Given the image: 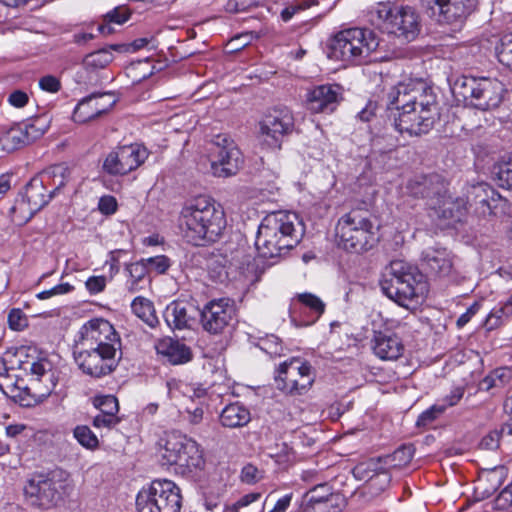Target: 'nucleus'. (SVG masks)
Listing matches in <instances>:
<instances>
[{"instance_id": "ea45409f", "label": "nucleus", "mask_w": 512, "mask_h": 512, "mask_svg": "<svg viewBox=\"0 0 512 512\" xmlns=\"http://www.w3.org/2000/svg\"><path fill=\"white\" fill-rule=\"evenodd\" d=\"M113 59V54L107 48H102L87 54L84 57L82 64L86 70L96 71L99 69H104L109 63L113 61Z\"/></svg>"}, {"instance_id": "69168bd1", "label": "nucleus", "mask_w": 512, "mask_h": 512, "mask_svg": "<svg viewBox=\"0 0 512 512\" xmlns=\"http://www.w3.org/2000/svg\"><path fill=\"white\" fill-rule=\"evenodd\" d=\"M256 5L257 2L255 0H228L225 4V10L229 13H239Z\"/></svg>"}, {"instance_id": "4d7b16f0", "label": "nucleus", "mask_w": 512, "mask_h": 512, "mask_svg": "<svg viewBox=\"0 0 512 512\" xmlns=\"http://www.w3.org/2000/svg\"><path fill=\"white\" fill-rule=\"evenodd\" d=\"M240 477L243 483L252 485L264 478V472L253 464H247L242 468Z\"/></svg>"}, {"instance_id": "5fc2aeb1", "label": "nucleus", "mask_w": 512, "mask_h": 512, "mask_svg": "<svg viewBox=\"0 0 512 512\" xmlns=\"http://www.w3.org/2000/svg\"><path fill=\"white\" fill-rule=\"evenodd\" d=\"M261 498V493L252 492L243 495L240 497L235 503L225 508L224 512H240L241 509L247 508L251 504L259 501Z\"/></svg>"}, {"instance_id": "864d4df0", "label": "nucleus", "mask_w": 512, "mask_h": 512, "mask_svg": "<svg viewBox=\"0 0 512 512\" xmlns=\"http://www.w3.org/2000/svg\"><path fill=\"white\" fill-rule=\"evenodd\" d=\"M9 328L14 331H21L28 326V318L19 308H13L8 314Z\"/></svg>"}, {"instance_id": "b1692460", "label": "nucleus", "mask_w": 512, "mask_h": 512, "mask_svg": "<svg viewBox=\"0 0 512 512\" xmlns=\"http://www.w3.org/2000/svg\"><path fill=\"white\" fill-rule=\"evenodd\" d=\"M113 325L102 318H96L85 323L79 331L78 339L74 347L91 348L97 340H110V337L117 335Z\"/></svg>"}, {"instance_id": "09e8293b", "label": "nucleus", "mask_w": 512, "mask_h": 512, "mask_svg": "<svg viewBox=\"0 0 512 512\" xmlns=\"http://www.w3.org/2000/svg\"><path fill=\"white\" fill-rule=\"evenodd\" d=\"M496 180L502 188L512 189V159L495 167Z\"/></svg>"}, {"instance_id": "1a4fd4ad", "label": "nucleus", "mask_w": 512, "mask_h": 512, "mask_svg": "<svg viewBox=\"0 0 512 512\" xmlns=\"http://www.w3.org/2000/svg\"><path fill=\"white\" fill-rule=\"evenodd\" d=\"M181 506L180 488L167 479L152 481L136 498L138 512H180Z\"/></svg>"}, {"instance_id": "9d476101", "label": "nucleus", "mask_w": 512, "mask_h": 512, "mask_svg": "<svg viewBox=\"0 0 512 512\" xmlns=\"http://www.w3.org/2000/svg\"><path fill=\"white\" fill-rule=\"evenodd\" d=\"M162 465H178L188 470L201 469L205 460L199 444L185 435L170 433L159 450Z\"/></svg>"}, {"instance_id": "4c0bfd02", "label": "nucleus", "mask_w": 512, "mask_h": 512, "mask_svg": "<svg viewBox=\"0 0 512 512\" xmlns=\"http://www.w3.org/2000/svg\"><path fill=\"white\" fill-rule=\"evenodd\" d=\"M37 212L38 210L26 201L22 193L15 199L14 205L10 209L12 221L20 226L26 224Z\"/></svg>"}, {"instance_id": "4be33fe9", "label": "nucleus", "mask_w": 512, "mask_h": 512, "mask_svg": "<svg viewBox=\"0 0 512 512\" xmlns=\"http://www.w3.org/2000/svg\"><path fill=\"white\" fill-rule=\"evenodd\" d=\"M468 208V201L462 197H452L448 193V188L443 195H439L430 203V210L439 220L448 222L461 221Z\"/></svg>"}, {"instance_id": "a18cd8bd", "label": "nucleus", "mask_w": 512, "mask_h": 512, "mask_svg": "<svg viewBox=\"0 0 512 512\" xmlns=\"http://www.w3.org/2000/svg\"><path fill=\"white\" fill-rule=\"evenodd\" d=\"M8 363L3 359L0 360V390L4 395L12 394L16 389L15 376L9 372L12 371Z\"/></svg>"}, {"instance_id": "a19ab883", "label": "nucleus", "mask_w": 512, "mask_h": 512, "mask_svg": "<svg viewBox=\"0 0 512 512\" xmlns=\"http://www.w3.org/2000/svg\"><path fill=\"white\" fill-rule=\"evenodd\" d=\"M27 143L39 139L48 129V121L44 117H36L28 123H20Z\"/></svg>"}, {"instance_id": "423d86ee", "label": "nucleus", "mask_w": 512, "mask_h": 512, "mask_svg": "<svg viewBox=\"0 0 512 512\" xmlns=\"http://www.w3.org/2000/svg\"><path fill=\"white\" fill-rule=\"evenodd\" d=\"M379 37L368 28H348L338 32L331 44L332 57L338 60L364 63L379 47Z\"/></svg>"}, {"instance_id": "0eeeda50", "label": "nucleus", "mask_w": 512, "mask_h": 512, "mask_svg": "<svg viewBox=\"0 0 512 512\" xmlns=\"http://www.w3.org/2000/svg\"><path fill=\"white\" fill-rule=\"evenodd\" d=\"M453 91L475 108L486 111L500 105L505 87L496 78L462 76L456 80Z\"/></svg>"}, {"instance_id": "412c9836", "label": "nucleus", "mask_w": 512, "mask_h": 512, "mask_svg": "<svg viewBox=\"0 0 512 512\" xmlns=\"http://www.w3.org/2000/svg\"><path fill=\"white\" fill-rule=\"evenodd\" d=\"M465 201H468V206L474 205L475 210L482 216L496 215L498 204L505 202L502 196L486 183L471 185Z\"/></svg>"}, {"instance_id": "de8ad7c7", "label": "nucleus", "mask_w": 512, "mask_h": 512, "mask_svg": "<svg viewBox=\"0 0 512 512\" xmlns=\"http://www.w3.org/2000/svg\"><path fill=\"white\" fill-rule=\"evenodd\" d=\"M94 405L98 408L99 413L117 415L119 412L118 399L114 395L96 397Z\"/></svg>"}, {"instance_id": "aec40b11", "label": "nucleus", "mask_w": 512, "mask_h": 512, "mask_svg": "<svg viewBox=\"0 0 512 512\" xmlns=\"http://www.w3.org/2000/svg\"><path fill=\"white\" fill-rule=\"evenodd\" d=\"M116 103L113 95L106 93H93L76 105L73 120L77 123H86L107 113Z\"/></svg>"}, {"instance_id": "2f4dec72", "label": "nucleus", "mask_w": 512, "mask_h": 512, "mask_svg": "<svg viewBox=\"0 0 512 512\" xmlns=\"http://www.w3.org/2000/svg\"><path fill=\"white\" fill-rule=\"evenodd\" d=\"M250 421V412L242 404L236 402L227 405L220 414V422L224 427H243Z\"/></svg>"}, {"instance_id": "79ce46f5", "label": "nucleus", "mask_w": 512, "mask_h": 512, "mask_svg": "<svg viewBox=\"0 0 512 512\" xmlns=\"http://www.w3.org/2000/svg\"><path fill=\"white\" fill-rule=\"evenodd\" d=\"M331 491L332 487L326 482L314 485L305 495L308 505L315 508L316 505L326 503Z\"/></svg>"}, {"instance_id": "49530a36", "label": "nucleus", "mask_w": 512, "mask_h": 512, "mask_svg": "<svg viewBox=\"0 0 512 512\" xmlns=\"http://www.w3.org/2000/svg\"><path fill=\"white\" fill-rule=\"evenodd\" d=\"M496 51L499 62L512 70V33L501 38Z\"/></svg>"}, {"instance_id": "bf43d9fd", "label": "nucleus", "mask_w": 512, "mask_h": 512, "mask_svg": "<svg viewBox=\"0 0 512 512\" xmlns=\"http://www.w3.org/2000/svg\"><path fill=\"white\" fill-rule=\"evenodd\" d=\"M494 507L497 510H507L512 507V482L497 495Z\"/></svg>"}, {"instance_id": "8fccbe9b", "label": "nucleus", "mask_w": 512, "mask_h": 512, "mask_svg": "<svg viewBox=\"0 0 512 512\" xmlns=\"http://www.w3.org/2000/svg\"><path fill=\"white\" fill-rule=\"evenodd\" d=\"M445 413V407L440 406L439 403H435L425 411H423L416 421V425L418 427H425L439 418L442 414Z\"/></svg>"}, {"instance_id": "bb28decb", "label": "nucleus", "mask_w": 512, "mask_h": 512, "mask_svg": "<svg viewBox=\"0 0 512 512\" xmlns=\"http://www.w3.org/2000/svg\"><path fill=\"white\" fill-rule=\"evenodd\" d=\"M372 348L377 357L382 360H396L404 352L401 338L394 333L375 332Z\"/></svg>"}, {"instance_id": "5701e85b", "label": "nucleus", "mask_w": 512, "mask_h": 512, "mask_svg": "<svg viewBox=\"0 0 512 512\" xmlns=\"http://www.w3.org/2000/svg\"><path fill=\"white\" fill-rule=\"evenodd\" d=\"M446 183L437 174L429 176H416L407 183L408 193L415 198H423L427 200V206L439 195H443L446 191Z\"/></svg>"}, {"instance_id": "c03bdc74", "label": "nucleus", "mask_w": 512, "mask_h": 512, "mask_svg": "<svg viewBox=\"0 0 512 512\" xmlns=\"http://www.w3.org/2000/svg\"><path fill=\"white\" fill-rule=\"evenodd\" d=\"M93 350H98L104 354H110L114 356H119L121 352V339L119 334L113 335L110 337V340H97L92 344L91 348Z\"/></svg>"}, {"instance_id": "20e7f679", "label": "nucleus", "mask_w": 512, "mask_h": 512, "mask_svg": "<svg viewBox=\"0 0 512 512\" xmlns=\"http://www.w3.org/2000/svg\"><path fill=\"white\" fill-rule=\"evenodd\" d=\"M424 275L412 265L394 260L380 282L382 292L398 305L408 308L423 292Z\"/></svg>"}, {"instance_id": "338daca9", "label": "nucleus", "mask_w": 512, "mask_h": 512, "mask_svg": "<svg viewBox=\"0 0 512 512\" xmlns=\"http://www.w3.org/2000/svg\"><path fill=\"white\" fill-rule=\"evenodd\" d=\"M464 391L465 390L463 387H456L451 391L449 395H446L437 403H439L440 406H444L446 411L449 407H453L459 403V401L463 398Z\"/></svg>"}, {"instance_id": "e2e57ef3", "label": "nucleus", "mask_w": 512, "mask_h": 512, "mask_svg": "<svg viewBox=\"0 0 512 512\" xmlns=\"http://www.w3.org/2000/svg\"><path fill=\"white\" fill-rule=\"evenodd\" d=\"M129 17V10L124 6H119L105 15V21L108 23L123 24Z\"/></svg>"}, {"instance_id": "f8f14e48", "label": "nucleus", "mask_w": 512, "mask_h": 512, "mask_svg": "<svg viewBox=\"0 0 512 512\" xmlns=\"http://www.w3.org/2000/svg\"><path fill=\"white\" fill-rule=\"evenodd\" d=\"M211 171L216 177L235 175L244 163L243 155L227 134H217L211 140Z\"/></svg>"}, {"instance_id": "ddd939ff", "label": "nucleus", "mask_w": 512, "mask_h": 512, "mask_svg": "<svg viewBox=\"0 0 512 512\" xmlns=\"http://www.w3.org/2000/svg\"><path fill=\"white\" fill-rule=\"evenodd\" d=\"M67 473L62 470H53L47 475L32 478L25 486V494L31 499L33 505L49 509L61 500L62 482Z\"/></svg>"}, {"instance_id": "680f3d73", "label": "nucleus", "mask_w": 512, "mask_h": 512, "mask_svg": "<svg viewBox=\"0 0 512 512\" xmlns=\"http://www.w3.org/2000/svg\"><path fill=\"white\" fill-rule=\"evenodd\" d=\"M120 421H121V419L117 415L98 413L93 418L92 424L96 428L111 429V428H114L116 425H118L120 423Z\"/></svg>"}, {"instance_id": "9b49d317", "label": "nucleus", "mask_w": 512, "mask_h": 512, "mask_svg": "<svg viewBox=\"0 0 512 512\" xmlns=\"http://www.w3.org/2000/svg\"><path fill=\"white\" fill-rule=\"evenodd\" d=\"M274 379L280 391L290 395H301L310 389L315 375L309 362L291 358L279 365Z\"/></svg>"}, {"instance_id": "cd10ccee", "label": "nucleus", "mask_w": 512, "mask_h": 512, "mask_svg": "<svg viewBox=\"0 0 512 512\" xmlns=\"http://www.w3.org/2000/svg\"><path fill=\"white\" fill-rule=\"evenodd\" d=\"M157 352L173 365H180L192 359V352L188 346L178 340L166 338L156 346Z\"/></svg>"}, {"instance_id": "a211bd4d", "label": "nucleus", "mask_w": 512, "mask_h": 512, "mask_svg": "<svg viewBox=\"0 0 512 512\" xmlns=\"http://www.w3.org/2000/svg\"><path fill=\"white\" fill-rule=\"evenodd\" d=\"M342 100L341 87L337 84H322L307 90L306 108L312 113H332Z\"/></svg>"}, {"instance_id": "f257e3e1", "label": "nucleus", "mask_w": 512, "mask_h": 512, "mask_svg": "<svg viewBox=\"0 0 512 512\" xmlns=\"http://www.w3.org/2000/svg\"><path fill=\"white\" fill-rule=\"evenodd\" d=\"M391 126L409 137L428 133L440 119V106L433 88L421 79L393 86L386 95Z\"/></svg>"}, {"instance_id": "6e6552de", "label": "nucleus", "mask_w": 512, "mask_h": 512, "mask_svg": "<svg viewBox=\"0 0 512 512\" xmlns=\"http://www.w3.org/2000/svg\"><path fill=\"white\" fill-rule=\"evenodd\" d=\"M377 19L383 29L401 41L411 42L421 30L420 16L411 6L379 4L375 9Z\"/></svg>"}, {"instance_id": "603ef678", "label": "nucleus", "mask_w": 512, "mask_h": 512, "mask_svg": "<svg viewBox=\"0 0 512 512\" xmlns=\"http://www.w3.org/2000/svg\"><path fill=\"white\" fill-rule=\"evenodd\" d=\"M508 371L506 369H497L490 375L486 376L480 383V389L489 391L494 387H498L504 384V378L507 376Z\"/></svg>"}, {"instance_id": "0e129e2a", "label": "nucleus", "mask_w": 512, "mask_h": 512, "mask_svg": "<svg viewBox=\"0 0 512 512\" xmlns=\"http://www.w3.org/2000/svg\"><path fill=\"white\" fill-rule=\"evenodd\" d=\"M72 290H73V286L70 285L69 283H61V284L54 286L53 288H51L49 290H44L42 292H39L36 295V297L39 300H45V299L51 298L56 295H63V294L69 293Z\"/></svg>"}, {"instance_id": "2eb2a0df", "label": "nucleus", "mask_w": 512, "mask_h": 512, "mask_svg": "<svg viewBox=\"0 0 512 512\" xmlns=\"http://www.w3.org/2000/svg\"><path fill=\"white\" fill-rule=\"evenodd\" d=\"M235 306L229 298L213 299L199 311L203 329L210 334H221L235 318Z\"/></svg>"}, {"instance_id": "6ab92c4d", "label": "nucleus", "mask_w": 512, "mask_h": 512, "mask_svg": "<svg viewBox=\"0 0 512 512\" xmlns=\"http://www.w3.org/2000/svg\"><path fill=\"white\" fill-rule=\"evenodd\" d=\"M420 264L427 275L445 278L454 271V255L445 247H427L421 253Z\"/></svg>"}, {"instance_id": "c9c22d12", "label": "nucleus", "mask_w": 512, "mask_h": 512, "mask_svg": "<svg viewBox=\"0 0 512 512\" xmlns=\"http://www.w3.org/2000/svg\"><path fill=\"white\" fill-rule=\"evenodd\" d=\"M69 174V168L66 165L57 164L51 166L40 175L44 178L46 186H51L52 189L49 191L54 196L56 191L66 185Z\"/></svg>"}, {"instance_id": "39448f33", "label": "nucleus", "mask_w": 512, "mask_h": 512, "mask_svg": "<svg viewBox=\"0 0 512 512\" xmlns=\"http://www.w3.org/2000/svg\"><path fill=\"white\" fill-rule=\"evenodd\" d=\"M375 225L367 209L353 208L337 223L336 232L343 249L362 253L371 249L375 242Z\"/></svg>"}, {"instance_id": "a878e982", "label": "nucleus", "mask_w": 512, "mask_h": 512, "mask_svg": "<svg viewBox=\"0 0 512 512\" xmlns=\"http://www.w3.org/2000/svg\"><path fill=\"white\" fill-rule=\"evenodd\" d=\"M433 13L438 11L439 22L454 23L462 22L473 10L471 0H434L431 7Z\"/></svg>"}, {"instance_id": "13d9d810", "label": "nucleus", "mask_w": 512, "mask_h": 512, "mask_svg": "<svg viewBox=\"0 0 512 512\" xmlns=\"http://www.w3.org/2000/svg\"><path fill=\"white\" fill-rule=\"evenodd\" d=\"M394 466H403L408 464L413 458L411 447L402 446L387 457Z\"/></svg>"}, {"instance_id": "f03ea898", "label": "nucleus", "mask_w": 512, "mask_h": 512, "mask_svg": "<svg viewBox=\"0 0 512 512\" xmlns=\"http://www.w3.org/2000/svg\"><path fill=\"white\" fill-rule=\"evenodd\" d=\"M179 227L185 240L194 246H205L216 242L226 227L223 210L214 201L199 196L181 210Z\"/></svg>"}, {"instance_id": "7c9ffc66", "label": "nucleus", "mask_w": 512, "mask_h": 512, "mask_svg": "<svg viewBox=\"0 0 512 512\" xmlns=\"http://www.w3.org/2000/svg\"><path fill=\"white\" fill-rule=\"evenodd\" d=\"M504 476V467H496L480 474L475 492L482 498L490 497L501 486Z\"/></svg>"}, {"instance_id": "3c124183", "label": "nucleus", "mask_w": 512, "mask_h": 512, "mask_svg": "<svg viewBox=\"0 0 512 512\" xmlns=\"http://www.w3.org/2000/svg\"><path fill=\"white\" fill-rule=\"evenodd\" d=\"M145 265L150 271H154L157 274H164L171 266V260L165 255H157L149 258H142Z\"/></svg>"}, {"instance_id": "58836bf2", "label": "nucleus", "mask_w": 512, "mask_h": 512, "mask_svg": "<svg viewBox=\"0 0 512 512\" xmlns=\"http://www.w3.org/2000/svg\"><path fill=\"white\" fill-rule=\"evenodd\" d=\"M512 316V296L502 305L494 307L486 317L484 326L487 331L497 329Z\"/></svg>"}, {"instance_id": "72a5a7b5", "label": "nucleus", "mask_w": 512, "mask_h": 512, "mask_svg": "<svg viewBox=\"0 0 512 512\" xmlns=\"http://www.w3.org/2000/svg\"><path fill=\"white\" fill-rule=\"evenodd\" d=\"M0 145L5 152H13L28 145L22 125L18 123L4 130L0 134Z\"/></svg>"}, {"instance_id": "7ed1b4c3", "label": "nucleus", "mask_w": 512, "mask_h": 512, "mask_svg": "<svg viewBox=\"0 0 512 512\" xmlns=\"http://www.w3.org/2000/svg\"><path fill=\"white\" fill-rule=\"evenodd\" d=\"M304 227L297 214L276 211L266 215L257 231L255 247L264 258L281 257L298 245Z\"/></svg>"}, {"instance_id": "f3484780", "label": "nucleus", "mask_w": 512, "mask_h": 512, "mask_svg": "<svg viewBox=\"0 0 512 512\" xmlns=\"http://www.w3.org/2000/svg\"><path fill=\"white\" fill-rule=\"evenodd\" d=\"M294 117L287 109H275L260 122V133L263 141L272 148H280L284 136L292 132Z\"/></svg>"}, {"instance_id": "6e6d98bb", "label": "nucleus", "mask_w": 512, "mask_h": 512, "mask_svg": "<svg viewBox=\"0 0 512 512\" xmlns=\"http://www.w3.org/2000/svg\"><path fill=\"white\" fill-rule=\"evenodd\" d=\"M28 371L35 377L36 381H41L43 377L51 373V363L45 358L35 359Z\"/></svg>"}, {"instance_id": "393cba45", "label": "nucleus", "mask_w": 512, "mask_h": 512, "mask_svg": "<svg viewBox=\"0 0 512 512\" xmlns=\"http://www.w3.org/2000/svg\"><path fill=\"white\" fill-rule=\"evenodd\" d=\"M199 310L188 302L173 301L164 311L167 325L173 329L191 328L196 322Z\"/></svg>"}, {"instance_id": "c85d7f7f", "label": "nucleus", "mask_w": 512, "mask_h": 512, "mask_svg": "<svg viewBox=\"0 0 512 512\" xmlns=\"http://www.w3.org/2000/svg\"><path fill=\"white\" fill-rule=\"evenodd\" d=\"M21 193L26 198V201L30 202L33 208L38 211L47 205L53 197L41 175L33 177Z\"/></svg>"}, {"instance_id": "052dcab7", "label": "nucleus", "mask_w": 512, "mask_h": 512, "mask_svg": "<svg viewBox=\"0 0 512 512\" xmlns=\"http://www.w3.org/2000/svg\"><path fill=\"white\" fill-rule=\"evenodd\" d=\"M503 440L501 432L498 429L490 431L480 441L479 447L483 450H496L500 446V441Z\"/></svg>"}, {"instance_id": "37998d69", "label": "nucleus", "mask_w": 512, "mask_h": 512, "mask_svg": "<svg viewBox=\"0 0 512 512\" xmlns=\"http://www.w3.org/2000/svg\"><path fill=\"white\" fill-rule=\"evenodd\" d=\"M73 436L78 443L86 449L95 450L99 446L97 436L86 425L76 426L73 430Z\"/></svg>"}, {"instance_id": "774afa93", "label": "nucleus", "mask_w": 512, "mask_h": 512, "mask_svg": "<svg viewBox=\"0 0 512 512\" xmlns=\"http://www.w3.org/2000/svg\"><path fill=\"white\" fill-rule=\"evenodd\" d=\"M39 87L49 93H57L61 89L59 78L53 75H45L39 79Z\"/></svg>"}, {"instance_id": "4468645a", "label": "nucleus", "mask_w": 512, "mask_h": 512, "mask_svg": "<svg viewBox=\"0 0 512 512\" xmlns=\"http://www.w3.org/2000/svg\"><path fill=\"white\" fill-rule=\"evenodd\" d=\"M148 157L147 149L139 144L115 148L105 157L102 169L112 176H123L137 169Z\"/></svg>"}, {"instance_id": "e433bc0d", "label": "nucleus", "mask_w": 512, "mask_h": 512, "mask_svg": "<svg viewBox=\"0 0 512 512\" xmlns=\"http://www.w3.org/2000/svg\"><path fill=\"white\" fill-rule=\"evenodd\" d=\"M131 309L149 327L154 328L159 323L154 305L149 299L141 296L136 297L131 303Z\"/></svg>"}, {"instance_id": "dca6fc26", "label": "nucleus", "mask_w": 512, "mask_h": 512, "mask_svg": "<svg viewBox=\"0 0 512 512\" xmlns=\"http://www.w3.org/2000/svg\"><path fill=\"white\" fill-rule=\"evenodd\" d=\"M73 354L75 362L82 372L94 378H101L112 373L122 357V353H119V356H114L85 347H74Z\"/></svg>"}, {"instance_id": "c756f323", "label": "nucleus", "mask_w": 512, "mask_h": 512, "mask_svg": "<svg viewBox=\"0 0 512 512\" xmlns=\"http://www.w3.org/2000/svg\"><path fill=\"white\" fill-rule=\"evenodd\" d=\"M125 270L129 276L126 286L130 293H137L150 285L151 279L149 278V268L145 265V262L142 259L127 264L125 266Z\"/></svg>"}, {"instance_id": "473e14b6", "label": "nucleus", "mask_w": 512, "mask_h": 512, "mask_svg": "<svg viewBox=\"0 0 512 512\" xmlns=\"http://www.w3.org/2000/svg\"><path fill=\"white\" fill-rule=\"evenodd\" d=\"M31 351L35 352L34 349L26 346L10 349L4 353L2 359L5 363L9 364L11 369H19L28 372L32 361L35 360L34 355L30 354Z\"/></svg>"}, {"instance_id": "f704fd0d", "label": "nucleus", "mask_w": 512, "mask_h": 512, "mask_svg": "<svg viewBox=\"0 0 512 512\" xmlns=\"http://www.w3.org/2000/svg\"><path fill=\"white\" fill-rule=\"evenodd\" d=\"M296 299L303 308L309 310L310 320L303 322L302 326L314 324L325 311V303L315 294L309 292L300 293L296 295Z\"/></svg>"}]
</instances>
